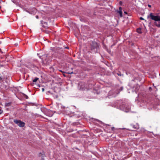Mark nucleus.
I'll use <instances>...</instances> for the list:
<instances>
[{
    "label": "nucleus",
    "instance_id": "20",
    "mask_svg": "<svg viewBox=\"0 0 160 160\" xmlns=\"http://www.w3.org/2000/svg\"><path fill=\"white\" fill-rule=\"evenodd\" d=\"M111 129L112 131H114L115 129V128L114 127H112Z\"/></svg>",
    "mask_w": 160,
    "mask_h": 160
},
{
    "label": "nucleus",
    "instance_id": "16",
    "mask_svg": "<svg viewBox=\"0 0 160 160\" xmlns=\"http://www.w3.org/2000/svg\"><path fill=\"white\" fill-rule=\"evenodd\" d=\"M117 74L119 76H123V74H121V73L120 72H118Z\"/></svg>",
    "mask_w": 160,
    "mask_h": 160
},
{
    "label": "nucleus",
    "instance_id": "18",
    "mask_svg": "<svg viewBox=\"0 0 160 160\" xmlns=\"http://www.w3.org/2000/svg\"><path fill=\"white\" fill-rule=\"evenodd\" d=\"M140 19L141 20H144V19L142 17L140 18Z\"/></svg>",
    "mask_w": 160,
    "mask_h": 160
},
{
    "label": "nucleus",
    "instance_id": "29",
    "mask_svg": "<svg viewBox=\"0 0 160 160\" xmlns=\"http://www.w3.org/2000/svg\"><path fill=\"white\" fill-rule=\"evenodd\" d=\"M0 66L1 67H3V65H1V64L0 63Z\"/></svg>",
    "mask_w": 160,
    "mask_h": 160
},
{
    "label": "nucleus",
    "instance_id": "22",
    "mask_svg": "<svg viewBox=\"0 0 160 160\" xmlns=\"http://www.w3.org/2000/svg\"><path fill=\"white\" fill-rule=\"evenodd\" d=\"M65 48H66V49H69V47H66Z\"/></svg>",
    "mask_w": 160,
    "mask_h": 160
},
{
    "label": "nucleus",
    "instance_id": "26",
    "mask_svg": "<svg viewBox=\"0 0 160 160\" xmlns=\"http://www.w3.org/2000/svg\"><path fill=\"white\" fill-rule=\"evenodd\" d=\"M44 88H42V91H44Z\"/></svg>",
    "mask_w": 160,
    "mask_h": 160
},
{
    "label": "nucleus",
    "instance_id": "23",
    "mask_svg": "<svg viewBox=\"0 0 160 160\" xmlns=\"http://www.w3.org/2000/svg\"><path fill=\"white\" fill-rule=\"evenodd\" d=\"M148 6L149 8H151V5L149 4H148Z\"/></svg>",
    "mask_w": 160,
    "mask_h": 160
},
{
    "label": "nucleus",
    "instance_id": "19",
    "mask_svg": "<svg viewBox=\"0 0 160 160\" xmlns=\"http://www.w3.org/2000/svg\"><path fill=\"white\" fill-rule=\"evenodd\" d=\"M2 110L1 109H0V114H1L2 112Z\"/></svg>",
    "mask_w": 160,
    "mask_h": 160
},
{
    "label": "nucleus",
    "instance_id": "31",
    "mask_svg": "<svg viewBox=\"0 0 160 160\" xmlns=\"http://www.w3.org/2000/svg\"><path fill=\"white\" fill-rule=\"evenodd\" d=\"M0 52H1L2 53V52L1 50V49L0 48Z\"/></svg>",
    "mask_w": 160,
    "mask_h": 160
},
{
    "label": "nucleus",
    "instance_id": "2",
    "mask_svg": "<svg viewBox=\"0 0 160 160\" xmlns=\"http://www.w3.org/2000/svg\"><path fill=\"white\" fill-rule=\"evenodd\" d=\"M51 50L59 55L62 54L63 52V50L62 48L54 47Z\"/></svg>",
    "mask_w": 160,
    "mask_h": 160
},
{
    "label": "nucleus",
    "instance_id": "35",
    "mask_svg": "<svg viewBox=\"0 0 160 160\" xmlns=\"http://www.w3.org/2000/svg\"><path fill=\"white\" fill-rule=\"evenodd\" d=\"M60 71L61 72H62V71H61V70H60Z\"/></svg>",
    "mask_w": 160,
    "mask_h": 160
},
{
    "label": "nucleus",
    "instance_id": "34",
    "mask_svg": "<svg viewBox=\"0 0 160 160\" xmlns=\"http://www.w3.org/2000/svg\"><path fill=\"white\" fill-rule=\"evenodd\" d=\"M28 98V96H27V97H26V98Z\"/></svg>",
    "mask_w": 160,
    "mask_h": 160
},
{
    "label": "nucleus",
    "instance_id": "33",
    "mask_svg": "<svg viewBox=\"0 0 160 160\" xmlns=\"http://www.w3.org/2000/svg\"><path fill=\"white\" fill-rule=\"evenodd\" d=\"M28 98V96H27V97H26V98Z\"/></svg>",
    "mask_w": 160,
    "mask_h": 160
},
{
    "label": "nucleus",
    "instance_id": "4",
    "mask_svg": "<svg viewBox=\"0 0 160 160\" xmlns=\"http://www.w3.org/2000/svg\"><path fill=\"white\" fill-rule=\"evenodd\" d=\"M150 17V18L155 21H160V16L157 15L154 16L153 15L152 13H150L149 16H148V18Z\"/></svg>",
    "mask_w": 160,
    "mask_h": 160
},
{
    "label": "nucleus",
    "instance_id": "32",
    "mask_svg": "<svg viewBox=\"0 0 160 160\" xmlns=\"http://www.w3.org/2000/svg\"><path fill=\"white\" fill-rule=\"evenodd\" d=\"M121 90H122V89H123V88L122 87H121Z\"/></svg>",
    "mask_w": 160,
    "mask_h": 160
},
{
    "label": "nucleus",
    "instance_id": "25",
    "mask_svg": "<svg viewBox=\"0 0 160 160\" xmlns=\"http://www.w3.org/2000/svg\"><path fill=\"white\" fill-rule=\"evenodd\" d=\"M80 20L81 21H83V20H82V18L80 17Z\"/></svg>",
    "mask_w": 160,
    "mask_h": 160
},
{
    "label": "nucleus",
    "instance_id": "15",
    "mask_svg": "<svg viewBox=\"0 0 160 160\" xmlns=\"http://www.w3.org/2000/svg\"><path fill=\"white\" fill-rule=\"evenodd\" d=\"M11 102H9V103H6V104H5V105L7 107H8L9 106H10L11 105Z\"/></svg>",
    "mask_w": 160,
    "mask_h": 160
},
{
    "label": "nucleus",
    "instance_id": "9",
    "mask_svg": "<svg viewBox=\"0 0 160 160\" xmlns=\"http://www.w3.org/2000/svg\"><path fill=\"white\" fill-rule=\"evenodd\" d=\"M155 25L157 27L160 28V22H159L158 23L157 22H155Z\"/></svg>",
    "mask_w": 160,
    "mask_h": 160
},
{
    "label": "nucleus",
    "instance_id": "30",
    "mask_svg": "<svg viewBox=\"0 0 160 160\" xmlns=\"http://www.w3.org/2000/svg\"><path fill=\"white\" fill-rule=\"evenodd\" d=\"M41 160H44V158H42V159H41Z\"/></svg>",
    "mask_w": 160,
    "mask_h": 160
},
{
    "label": "nucleus",
    "instance_id": "8",
    "mask_svg": "<svg viewBox=\"0 0 160 160\" xmlns=\"http://www.w3.org/2000/svg\"><path fill=\"white\" fill-rule=\"evenodd\" d=\"M131 126L134 128L138 129L139 128V125L138 124H136L135 125L131 124Z\"/></svg>",
    "mask_w": 160,
    "mask_h": 160
},
{
    "label": "nucleus",
    "instance_id": "17",
    "mask_svg": "<svg viewBox=\"0 0 160 160\" xmlns=\"http://www.w3.org/2000/svg\"><path fill=\"white\" fill-rule=\"evenodd\" d=\"M53 97L54 98H57L58 97V96L57 94H56L53 96Z\"/></svg>",
    "mask_w": 160,
    "mask_h": 160
},
{
    "label": "nucleus",
    "instance_id": "10",
    "mask_svg": "<svg viewBox=\"0 0 160 160\" xmlns=\"http://www.w3.org/2000/svg\"><path fill=\"white\" fill-rule=\"evenodd\" d=\"M45 156V154L44 153V152H43L42 153H40L39 154V157H41V156L42 157H44Z\"/></svg>",
    "mask_w": 160,
    "mask_h": 160
},
{
    "label": "nucleus",
    "instance_id": "27",
    "mask_svg": "<svg viewBox=\"0 0 160 160\" xmlns=\"http://www.w3.org/2000/svg\"><path fill=\"white\" fill-rule=\"evenodd\" d=\"M122 3V2L121 1H120V4L121 5Z\"/></svg>",
    "mask_w": 160,
    "mask_h": 160
},
{
    "label": "nucleus",
    "instance_id": "12",
    "mask_svg": "<svg viewBox=\"0 0 160 160\" xmlns=\"http://www.w3.org/2000/svg\"><path fill=\"white\" fill-rule=\"evenodd\" d=\"M137 32L139 33H142L141 29L140 28H137Z\"/></svg>",
    "mask_w": 160,
    "mask_h": 160
},
{
    "label": "nucleus",
    "instance_id": "5",
    "mask_svg": "<svg viewBox=\"0 0 160 160\" xmlns=\"http://www.w3.org/2000/svg\"><path fill=\"white\" fill-rule=\"evenodd\" d=\"M13 121L15 123L17 124L19 127H23L24 126L25 123L20 120L15 119Z\"/></svg>",
    "mask_w": 160,
    "mask_h": 160
},
{
    "label": "nucleus",
    "instance_id": "24",
    "mask_svg": "<svg viewBox=\"0 0 160 160\" xmlns=\"http://www.w3.org/2000/svg\"><path fill=\"white\" fill-rule=\"evenodd\" d=\"M80 20L81 21H83V20H82V18L80 17Z\"/></svg>",
    "mask_w": 160,
    "mask_h": 160
},
{
    "label": "nucleus",
    "instance_id": "28",
    "mask_svg": "<svg viewBox=\"0 0 160 160\" xmlns=\"http://www.w3.org/2000/svg\"><path fill=\"white\" fill-rule=\"evenodd\" d=\"M36 18H38V16H36Z\"/></svg>",
    "mask_w": 160,
    "mask_h": 160
},
{
    "label": "nucleus",
    "instance_id": "38",
    "mask_svg": "<svg viewBox=\"0 0 160 160\" xmlns=\"http://www.w3.org/2000/svg\"><path fill=\"white\" fill-rule=\"evenodd\" d=\"M150 88V89H151V87H150V88Z\"/></svg>",
    "mask_w": 160,
    "mask_h": 160
},
{
    "label": "nucleus",
    "instance_id": "13",
    "mask_svg": "<svg viewBox=\"0 0 160 160\" xmlns=\"http://www.w3.org/2000/svg\"><path fill=\"white\" fill-rule=\"evenodd\" d=\"M105 48L106 49L107 51L109 53H110L111 52V51L110 50H109V49H108L107 48V47L106 46H105Z\"/></svg>",
    "mask_w": 160,
    "mask_h": 160
},
{
    "label": "nucleus",
    "instance_id": "3",
    "mask_svg": "<svg viewBox=\"0 0 160 160\" xmlns=\"http://www.w3.org/2000/svg\"><path fill=\"white\" fill-rule=\"evenodd\" d=\"M119 108L120 109L126 112H128L130 110V107L128 105L125 104H122L120 106Z\"/></svg>",
    "mask_w": 160,
    "mask_h": 160
},
{
    "label": "nucleus",
    "instance_id": "37",
    "mask_svg": "<svg viewBox=\"0 0 160 160\" xmlns=\"http://www.w3.org/2000/svg\"><path fill=\"white\" fill-rule=\"evenodd\" d=\"M150 88V89H151V87H150V88Z\"/></svg>",
    "mask_w": 160,
    "mask_h": 160
},
{
    "label": "nucleus",
    "instance_id": "36",
    "mask_svg": "<svg viewBox=\"0 0 160 160\" xmlns=\"http://www.w3.org/2000/svg\"><path fill=\"white\" fill-rule=\"evenodd\" d=\"M67 73H68V74L70 73H68V72H67Z\"/></svg>",
    "mask_w": 160,
    "mask_h": 160
},
{
    "label": "nucleus",
    "instance_id": "7",
    "mask_svg": "<svg viewBox=\"0 0 160 160\" xmlns=\"http://www.w3.org/2000/svg\"><path fill=\"white\" fill-rule=\"evenodd\" d=\"M122 8L121 7L119 8V10L117 11V12L119 13L121 17L122 16Z\"/></svg>",
    "mask_w": 160,
    "mask_h": 160
},
{
    "label": "nucleus",
    "instance_id": "11",
    "mask_svg": "<svg viewBox=\"0 0 160 160\" xmlns=\"http://www.w3.org/2000/svg\"><path fill=\"white\" fill-rule=\"evenodd\" d=\"M3 78L2 76H0V83H2L3 81Z\"/></svg>",
    "mask_w": 160,
    "mask_h": 160
},
{
    "label": "nucleus",
    "instance_id": "21",
    "mask_svg": "<svg viewBox=\"0 0 160 160\" xmlns=\"http://www.w3.org/2000/svg\"><path fill=\"white\" fill-rule=\"evenodd\" d=\"M48 92L49 93H50V94H52V93L51 92H50V91H48Z\"/></svg>",
    "mask_w": 160,
    "mask_h": 160
},
{
    "label": "nucleus",
    "instance_id": "6",
    "mask_svg": "<svg viewBox=\"0 0 160 160\" xmlns=\"http://www.w3.org/2000/svg\"><path fill=\"white\" fill-rule=\"evenodd\" d=\"M74 118H81L83 117V113L81 112H77L73 116Z\"/></svg>",
    "mask_w": 160,
    "mask_h": 160
},
{
    "label": "nucleus",
    "instance_id": "1",
    "mask_svg": "<svg viewBox=\"0 0 160 160\" xmlns=\"http://www.w3.org/2000/svg\"><path fill=\"white\" fill-rule=\"evenodd\" d=\"M91 50L94 53H96L99 49V44L96 42H92L91 45Z\"/></svg>",
    "mask_w": 160,
    "mask_h": 160
},
{
    "label": "nucleus",
    "instance_id": "14",
    "mask_svg": "<svg viewBox=\"0 0 160 160\" xmlns=\"http://www.w3.org/2000/svg\"><path fill=\"white\" fill-rule=\"evenodd\" d=\"M38 78H35L32 81L33 82H36L38 80Z\"/></svg>",
    "mask_w": 160,
    "mask_h": 160
}]
</instances>
